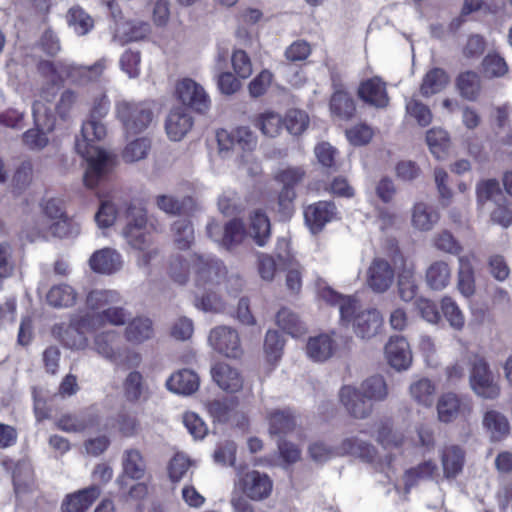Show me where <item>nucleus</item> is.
Here are the masks:
<instances>
[{
	"instance_id": "nucleus-1",
	"label": "nucleus",
	"mask_w": 512,
	"mask_h": 512,
	"mask_svg": "<svg viewBox=\"0 0 512 512\" xmlns=\"http://www.w3.org/2000/svg\"><path fill=\"white\" fill-rule=\"evenodd\" d=\"M109 108L110 101L107 95L104 92L98 93L92 100L90 119L83 124L81 138L76 140V151L86 159L88 164L83 179L88 188L96 187L115 165L113 154L93 144L106 136V127L101 119L108 114Z\"/></svg>"
},
{
	"instance_id": "nucleus-2",
	"label": "nucleus",
	"mask_w": 512,
	"mask_h": 512,
	"mask_svg": "<svg viewBox=\"0 0 512 512\" xmlns=\"http://www.w3.org/2000/svg\"><path fill=\"white\" fill-rule=\"evenodd\" d=\"M114 115L120 122L126 136L146 131L155 118L150 102L128 99H120L115 102Z\"/></svg>"
},
{
	"instance_id": "nucleus-3",
	"label": "nucleus",
	"mask_w": 512,
	"mask_h": 512,
	"mask_svg": "<svg viewBox=\"0 0 512 512\" xmlns=\"http://www.w3.org/2000/svg\"><path fill=\"white\" fill-rule=\"evenodd\" d=\"M104 67L103 62H97L93 66H75L64 62L42 61L38 65V70L52 84L59 85L65 79H71L73 82H81L82 78L96 79L102 74Z\"/></svg>"
},
{
	"instance_id": "nucleus-4",
	"label": "nucleus",
	"mask_w": 512,
	"mask_h": 512,
	"mask_svg": "<svg viewBox=\"0 0 512 512\" xmlns=\"http://www.w3.org/2000/svg\"><path fill=\"white\" fill-rule=\"evenodd\" d=\"M33 116L36 128L23 134V141L30 149H42L48 144L46 132L51 131L55 125L54 114L47 104L39 99L33 104Z\"/></svg>"
},
{
	"instance_id": "nucleus-5",
	"label": "nucleus",
	"mask_w": 512,
	"mask_h": 512,
	"mask_svg": "<svg viewBox=\"0 0 512 512\" xmlns=\"http://www.w3.org/2000/svg\"><path fill=\"white\" fill-rule=\"evenodd\" d=\"M127 223L122 230V236L127 244L135 250H145L153 244V239L147 230L146 211L140 207L130 206L127 210Z\"/></svg>"
},
{
	"instance_id": "nucleus-6",
	"label": "nucleus",
	"mask_w": 512,
	"mask_h": 512,
	"mask_svg": "<svg viewBox=\"0 0 512 512\" xmlns=\"http://www.w3.org/2000/svg\"><path fill=\"white\" fill-rule=\"evenodd\" d=\"M272 490L273 481L266 473L249 470L239 476L233 492L252 501H263L271 495Z\"/></svg>"
},
{
	"instance_id": "nucleus-7",
	"label": "nucleus",
	"mask_w": 512,
	"mask_h": 512,
	"mask_svg": "<svg viewBox=\"0 0 512 512\" xmlns=\"http://www.w3.org/2000/svg\"><path fill=\"white\" fill-rule=\"evenodd\" d=\"M471 363L470 386L472 390L482 398L497 399L500 396L501 388L494 381L487 361L483 357L475 355Z\"/></svg>"
},
{
	"instance_id": "nucleus-8",
	"label": "nucleus",
	"mask_w": 512,
	"mask_h": 512,
	"mask_svg": "<svg viewBox=\"0 0 512 512\" xmlns=\"http://www.w3.org/2000/svg\"><path fill=\"white\" fill-rule=\"evenodd\" d=\"M206 231L210 239L226 250L240 245L246 237L245 226L240 219H232L223 226L211 220L206 226Z\"/></svg>"
},
{
	"instance_id": "nucleus-9",
	"label": "nucleus",
	"mask_w": 512,
	"mask_h": 512,
	"mask_svg": "<svg viewBox=\"0 0 512 512\" xmlns=\"http://www.w3.org/2000/svg\"><path fill=\"white\" fill-rule=\"evenodd\" d=\"M191 262L193 263V281L198 287L206 288L218 284L226 275V268L218 259L193 254Z\"/></svg>"
},
{
	"instance_id": "nucleus-10",
	"label": "nucleus",
	"mask_w": 512,
	"mask_h": 512,
	"mask_svg": "<svg viewBox=\"0 0 512 512\" xmlns=\"http://www.w3.org/2000/svg\"><path fill=\"white\" fill-rule=\"evenodd\" d=\"M219 152L228 156L230 152H250L257 145V137L248 127H237L232 131L221 129L217 132Z\"/></svg>"
},
{
	"instance_id": "nucleus-11",
	"label": "nucleus",
	"mask_w": 512,
	"mask_h": 512,
	"mask_svg": "<svg viewBox=\"0 0 512 512\" xmlns=\"http://www.w3.org/2000/svg\"><path fill=\"white\" fill-rule=\"evenodd\" d=\"M88 319L87 313L74 315L67 327L64 325L54 326L53 334L69 348L84 349L88 345L86 333L95 330L94 327L85 325Z\"/></svg>"
},
{
	"instance_id": "nucleus-12",
	"label": "nucleus",
	"mask_w": 512,
	"mask_h": 512,
	"mask_svg": "<svg viewBox=\"0 0 512 512\" xmlns=\"http://www.w3.org/2000/svg\"><path fill=\"white\" fill-rule=\"evenodd\" d=\"M208 343L213 350L226 357L238 358L243 353L238 332L228 326L213 328L209 333Z\"/></svg>"
},
{
	"instance_id": "nucleus-13",
	"label": "nucleus",
	"mask_w": 512,
	"mask_h": 512,
	"mask_svg": "<svg viewBox=\"0 0 512 512\" xmlns=\"http://www.w3.org/2000/svg\"><path fill=\"white\" fill-rule=\"evenodd\" d=\"M176 95L184 105L197 112L206 111L211 104L204 87L191 78H183L177 82Z\"/></svg>"
},
{
	"instance_id": "nucleus-14",
	"label": "nucleus",
	"mask_w": 512,
	"mask_h": 512,
	"mask_svg": "<svg viewBox=\"0 0 512 512\" xmlns=\"http://www.w3.org/2000/svg\"><path fill=\"white\" fill-rule=\"evenodd\" d=\"M395 270L391 264L382 257H375L370 262L365 281L367 286L375 293L386 292L394 283Z\"/></svg>"
},
{
	"instance_id": "nucleus-15",
	"label": "nucleus",
	"mask_w": 512,
	"mask_h": 512,
	"mask_svg": "<svg viewBox=\"0 0 512 512\" xmlns=\"http://www.w3.org/2000/svg\"><path fill=\"white\" fill-rule=\"evenodd\" d=\"M339 400L346 412L356 419H365L373 411V404L355 386H343L339 390Z\"/></svg>"
},
{
	"instance_id": "nucleus-16",
	"label": "nucleus",
	"mask_w": 512,
	"mask_h": 512,
	"mask_svg": "<svg viewBox=\"0 0 512 512\" xmlns=\"http://www.w3.org/2000/svg\"><path fill=\"white\" fill-rule=\"evenodd\" d=\"M343 321L352 322L355 334L362 339H370L378 334L383 324V318L375 309L359 311Z\"/></svg>"
},
{
	"instance_id": "nucleus-17",
	"label": "nucleus",
	"mask_w": 512,
	"mask_h": 512,
	"mask_svg": "<svg viewBox=\"0 0 512 512\" xmlns=\"http://www.w3.org/2000/svg\"><path fill=\"white\" fill-rule=\"evenodd\" d=\"M122 255L114 248L105 247L95 251L89 258L92 271L99 274L111 275L119 272L123 267Z\"/></svg>"
},
{
	"instance_id": "nucleus-18",
	"label": "nucleus",
	"mask_w": 512,
	"mask_h": 512,
	"mask_svg": "<svg viewBox=\"0 0 512 512\" xmlns=\"http://www.w3.org/2000/svg\"><path fill=\"white\" fill-rule=\"evenodd\" d=\"M120 342L121 339L118 332L115 330L104 331L95 335L93 349L101 357L118 364L123 355Z\"/></svg>"
},
{
	"instance_id": "nucleus-19",
	"label": "nucleus",
	"mask_w": 512,
	"mask_h": 512,
	"mask_svg": "<svg viewBox=\"0 0 512 512\" xmlns=\"http://www.w3.org/2000/svg\"><path fill=\"white\" fill-rule=\"evenodd\" d=\"M338 344L334 334L321 333L309 337L306 343V354L314 362H325L337 351Z\"/></svg>"
},
{
	"instance_id": "nucleus-20",
	"label": "nucleus",
	"mask_w": 512,
	"mask_h": 512,
	"mask_svg": "<svg viewBox=\"0 0 512 512\" xmlns=\"http://www.w3.org/2000/svg\"><path fill=\"white\" fill-rule=\"evenodd\" d=\"M358 96L365 103L376 108H386L389 104L386 84L377 76L367 79L360 84Z\"/></svg>"
},
{
	"instance_id": "nucleus-21",
	"label": "nucleus",
	"mask_w": 512,
	"mask_h": 512,
	"mask_svg": "<svg viewBox=\"0 0 512 512\" xmlns=\"http://www.w3.org/2000/svg\"><path fill=\"white\" fill-rule=\"evenodd\" d=\"M193 119L183 107L172 109L165 121L167 136L172 141H180L191 130Z\"/></svg>"
},
{
	"instance_id": "nucleus-22",
	"label": "nucleus",
	"mask_w": 512,
	"mask_h": 512,
	"mask_svg": "<svg viewBox=\"0 0 512 512\" xmlns=\"http://www.w3.org/2000/svg\"><path fill=\"white\" fill-rule=\"evenodd\" d=\"M336 216V207L332 202L320 201L309 205L304 211L307 225L313 233L319 232L326 223Z\"/></svg>"
},
{
	"instance_id": "nucleus-23",
	"label": "nucleus",
	"mask_w": 512,
	"mask_h": 512,
	"mask_svg": "<svg viewBox=\"0 0 512 512\" xmlns=\"http://www.w3.org/2000/svg\"><path fill=\"white\" fill-rule=\"evenodd\" d=\"M385 354L389 364L397 370L407 369L412 361L410 347L404 337H392L385 346Z\"/></svg>"
},
{
	"instance_id": "nucleus-24",
	"label": "nucleus",
	"mask_w": 512,
	"mask_h": 512,
	"mask_svg": "<svg viewBox=\"0 0 512 512\" xmlns=\"http://www.w3.org/2000/svg\"><path fill=\"white\" fill-rule=\"evenodd\" d=\"M122 475L117 479V483L123 487L125 477L133 480H140L146 472V463L137 449H127L122 455Z\"/></svg>"
},
{
	"instance_id": "nucleus-25",
	"label": "nucleus",
	"mask_w": 512,
	"mask_h": 512,
	"mask_svg": "<svg viewBox=\"0 0 512 512\" xmlns=\"http://www.w3.org/2000/svg\"><path fill=\"white\" fill-rule=\"evenodd\" d=\"M470 410V406L452 392L442 394L437 402L438 419L444 423L452 422L460 414Z\"/></svg>"
},
{
	"instance_id": "nucleus-26",
	"label": "nucleus",
	"mask_w": 512,
	"mask_h": 512,
	"mask_svg": "<svg viewBox=\"0 0 512 512\" xmlns=\"http://www.w3.org/2000/svg\"><path fill=\"white\" fill-rule=\"evenodd\" d=\"M213 380L224 391L235 393L242 389L241 374L226 363H217L211 369Z\"/></svg>"
},
{
	"instance_id": "nucleus-27",
	"label": "nucleus",
	"mask_w": 512,
	"mask_h": 512,
	"mask_svg": "<svg viewBox=\"0 0 512 512\" xmlns=\"http://www.w3.org/2000/svg\"><path fill=\"white\" fill-rule=\"evenodd\" d=\"M200 385L199 376L190 369H182L173 373L166 381L169 391L180 395L195 393Z\"/></svg>"
},
{
	"instance_id": "nucleus-28",
	"label": "nucleus",
	"mask_w": 512,
	"mask_h": 512,
	"mask_svg": "<svg viewBox=\"0 0 512 512\" xmlns=\"http://www.w3.org/2000/svg\"><path fill=\"white\" fill-rule=\"evenodd\" d=\"M476 199L479 209H491L495 204L505 202L500 184L495 179H486L476 185Z\"/></svg>"
},
{
	"instance_id": "nucleus-29",
	"label": "nucleus",
	"mask_w": 512,
	"mask_h": 512,
	"mask_svg": "<svg viewBox=\"0 0 512 512\" xmlns=\"http://www.w3.org/2000/svg\"><path fill=\"white\" fill-rule=\"evenodd\" d=\"M89 319L85 322V325L94 327L95 330L99 329L107 324L113 326H122L126 323L129 314L126 310L117 305H111L107 309L97 313H87Z\"/></svg>"
},
{
	"instance_id": "nucleus-30",
	"label": "nucleus",
	"mask_w": 512,
	"mask_h": 512,
	"mask_svg": "<svg viewBox=\"0 0 512 512\" xmlns=\"http://www.w3.org/2000/svg\"><path fill=\"white\" fill-rule=\"evenodd\" d=\"M399 259L401 266L398 267V292L403 301L409 302L415 298L418 290L415 267L412 263H408L402 255L399 256Z\"/></svg>"
},
{
	"instance_id": "nucleus-31",
	"label": "nucleus",
	"mask_w": 512,
	"mask_h": 512,
	"mask_svg": "<svg viewBox=\"0 0 512 512\" xmlns=\"http://www.w3.org/2000/svg\"><path fill=\"white\" fill-rule=\"evenodd\" d=\"M441 464L446 479L456 478L465 464L464 450L457 445L445 446L441 452Z\"/></svg>"
},
{
	"instance_id": "nucleus-32",
	"label": "nucleus",
	"mask_w": 512,
	"mask_h": 512,
	"mask_svg": "<svg viewBox=\"0 0 512 512\" xmlns=\"http://www.w3.org/2000/svg\"><path fill=\"white\" fill-rule=\"evenodd\" d=\"M440 215L431 205L424 202H417L411 209V225L414 229L427 232L438 223Z\"/></svg>"
},
{
	"instance_id": "nucleus-33",
	"label": "nucleus",
	"mask_w": 512,
	"mask_h": 512,
	"mask_svg": "<svg viewBox=\"0 0 512 512\" xmlns=\"http://www.w3.org/2000/svg\"><path fill=\"white\" fill-rule=\"evenodd\" d=\"M56 427L67 433H81L98 424L97 416L90 413L63 414L56 421Z\"/></svg>"
},
{
	"instance_id": "nucleus-34",
	"label": "nucleus",
	"mask_w": 512,
	"mask_h": 512,
	"mask_svg": "<svg viewBox=\"0 0 512 512\" xmlns=\"http://www.w3.org/2000/svg\"><path fill=\"white\" fill-rule=\"evenodd\" d=\"M100 493V488L96 485L80 490L66 497L62 503V510L63 512H85Z\"/></svg>"
},
{
	"instance_id": "nucleus-35",
	"label": "nucleus",
	"mask_w": 512,
	"mask_h": 512,
	"mask_svg": "<svg viewBox=\"0 0 512 512\" xmlns=\"http://www.w3.org/2000/svg\"><path fill=\"white\" fill-rule=\"evenodd\" d=\"M121 303V294L111 289H95L90 291L86 297V306L92 313L103 311L111 305Z\"/></svg>"
},
{
	"instance_id": "nucleus-36",
	"label": "nucleus",
	"mask_w": 512,
	"mask_h": 512,
	"mask_svg": "<svg viewBox=\"0 0 512 512\" xmlns=\"http://www.w3.org/2000/svg\"><path fill=\"white\" fill-rule=\"evenodd\" d=\"M249 236L258 246H265L271 236V225L268 216L257 209L250 215Z\"/></svg>"
},
{
	"instance_id": "nucleus-37",
	"label": "nucleus",
	"mask_w": 512,
	"mask_h": 512,
	"mask_svg": "<svg viewBox=\"0 0 512 512\" xmlns=\"http://www.w3.org/2000/svg\"><path fill=\"white\" fill-rule=\"evenodd\" d=\"M427 285L433 290L445 289L451 281V268L449 264L443 260L432 262L425 274Z\"/></svg>"
},
{
	"instance_id": "nucleus-38",
	"label": "nucleus",
	"mask_w": 512,
	"mask_h": 512,
	"mask_svg": "<svg viewBox=\"0 0 512 512\" xmlns=\"http://www.w3.org/2000/svg\"><path fill=\"white\" fill-rule=\"evenodd\" d=\"M321 299L331 305H338L341 319H349L358 309L359 302L352 297H342L331 288H323L319 292Z\"/></svg>"
},
{
	"instance_id": "nucleus-39",
	"label": "nucleus",
	"mask_w": 512,
	"mask_h": 512,
	"mask_svg": "<svg viewBox=\"0 0 512 512\" xmlns=\"http://www.w3.org/2000/svg\"><path fill=\"white\" fill-rule=\"evenodd\" d=\"M436 385L428 378H420L411 383L409 393L411 398L419 405L431 407L436 396Z\"/></svg>"
},
{
	"instance_id": "nucleus-40",
	"label": "nucleus",
	"mask_w": 512,
	"mask_h": 512,
	"mask_svg": "<svg viewBox=\"0 0 512 512\" xmlns=\"http://www.w3.org/2000/svg\"><path fill=\"white\" fill-rule=\"evenodd\" d=\"M152 321L146 317H136L128 323L125 338L133 344H140L153 336Z\"/></svg>"
},
{
	"instance_id": "nucleus-41",
	"label": "nucleus",
	"mask_w": 512,
	"mask_h": 512,
	"mask_svg": "<svg viewBox=\"0 0 512 512\" xmlns=\"http://www.w3.org/2000/svg\"><path fill=\"white\" fill-rule=\"evenodd\" d=\"M78 232V226L75 225L67 216H65L50 224L41 223L39 231H37L36 234L38 237L43 238L48 237L49 234L54 237L65 238L78 234Z\"/></svg>"
},
{
	"instance_id": "nucleus-42",
	"label": "nucleus",
	"mask_w": 512,
	"mask_h": 512,
	"mask_svg": "<svg viewBox=\"0 0 512 512\" xmlns=\"http://www.w3.org/2000/svg\"><path fill=\"white\" fill-rule=\"evenodd\" d=\"M483 425L490 432L493 440H500L507 436L510 431V424L505 415L489 410L483 417Z\"/></svg>"
},
{
	"instance_id": "nucleus-43",
	"label": "nucleus",
	"mask_w": 512,
	"mask_h": 512,
	"mask_svg": "<svg viewBox=\"0 0 512 512\" xmlns=\"http://www.w3.org/2000/svg\"><path fill=\"white\" fill-rule=\"evenodd\" d=\"M337 455L350 454L367 461H372L374 458L375 450L374 447L368 443L359 440L358 438L351 437L346 438L342 441L340 446L336 450Z\"/></svg>"
},
{
	"instance_id": "nucleus-44",
	"label": "nucleus",
	"mask_w": 512,
	"mask_h": 512,
	"mask_svg": "<svg viewBox=\"0 0 512 512\" xmlns=\"http://www.w3.org/2000/svg\"><path fill=\"white\" fill-rule=\"evenodd\" d=\"M271 434H285L296 425L295 418L289 410H273L267 414Z\"/></svg>"
},
{
	"instance_id": "nucleus-45",
	"label": "nucleus",
	"mask_w": 512,
	"mask_h": 512,
	"mask_svg": "<svg viewBox=\"0 0 512 512\" xmlns=\"http://www.w3.org/2000/svg\"><path fill=\"white\" fill-rule=\"evenodd\" d=\"M150 149V139L147 137H139L126 144L121 153V157L126 163H135L145 159Z\"/></svg>"
},
{
	"instance_id": "nucleus-46",
	"label": "nucleus",
	"mask_w": 512,
	"mask_h": 512,
	"mask_svg": "<svg viewBox=\"0 0 512 512\" xmlns=\"http://www.w3.org/2000/svg\"><path fill=\"white\" fill-rule=\"evenodd\" d=\"M47 301L54 307H70L76 303L77 292L67 284L51 287L47 293Z\"/></svg>"
},
{
	"instance_id": "nucleus-47",
	"label": "nucleus",
	"mask_w": 512,
	"mask_h": 512,
	"mask_svg": "<svg viewBox=\"0 0 512 512\" xmlns=\"http://www.w3.org/2000/svg\"><path fill=\"white\" fill-rule=\"evenodd\" d=\"M449 82V77L443 69H431L423 78L420 87L423 96H430L439 93Z\"/></svg>"
},
{
	"instance_id": "nucleus-48",
	"label": "nucleus",
	"mask_w": 512,
	"mask_h": 512,
	"mask_svg": "<svg viewBox=\"0 0 512 512\" xmlns=\"http://www.w3.org/2000/svg\"><path fill=\"white\" fill-rule=\"evenodd\" d=\"M371 403L383 401L388 395V387L382 376H372L361 383L358 387Z\"/></svg>"
},
{
	"instance_id": "nucleus-49",
	"label": "nucleus",
	"mask_w": 512,
	"mask_h": 512,
	"mask_svg": "<svg viewBox=\"0 0 512 512\" xmlns=\"http://www.w3.org/2000/svg\"><path fill=\"white\" fill-rule=\"evenodd\" d=\"M172 236L178 249H189L194 242V229L190 221L187 219L176 220L172 226Z\"/></svg>"
},
{
	"instance_id": "nucleus-50",
	"label": "nucleus",
	"mask_w": 512,
	"mask_h": 512,
	"mask_svg": "<svg viewBox=\"0 0 512 512\" xmlns=\"http://www.w3.org/2000/svg\"><path fill=\"white\" fill-rule=\"evenodd\" d=\"M283 123L284 119L281 115L273 111H265L256 119V126L263 135L271 138L277 137L281 133Z\"/></svg>"
},
{
	"instance_id": "nucleus-51",
	"label": "nucleus",
	"mask_w": 512,
	"mask_h": 512,
	"mask_svg": "<svg viewBox=\"0 0 512 512\" xmlns=\"http://www.w3.org/2000/svg\"><path fill=\"white\" fill-rule=\"evenodd\" d=\"M457 87L464 98L475 100L481 89L480 77L474 71L461 73L457 78Z\"/></svg>"
},
{
	"instance_id": "nucleus-52",
	"label": "nucleus",
	"mask_w": 512,
	"mask_h": 512,
	"mask_svg": "<svg viewBox=\"0 0 512 512\" xmlns=\"http://www.w3.org/2000/svg\"><path fill=\"white\" fill-rule=\"evenodd\" d=\"M331 112L341 119H349L355 112L353 100L345 91L333 92L330 100Z\"/></svg>"
},
{
	"instance_id": "nucleus-53",
	"label": "nucleus",
	"mask_w": 512,
	"mask_h": 512,
	"mask_svg": "<svg viewBox=\"0 0 512 512\" xmlns=\"http://www.w3.org/2000/svg\"><path fill=\"white\" fill-rule=\"evenodd\" d=\"M441 310L445 319L453 329L461 331L464 328L465 316L451 297L445 296L442 298Z\"/></svg>"
},
{
	"instance_id": "nucleus-54",
	"label": "nucleus",
	"mask_w": 512,
	"mask_h": 512,
	"mask_svg": "<svg viewBox=\"0 0 512 512\" xmlns=\"http://www.w3.org/2000/svg\"><path fill=\"white\" fill-rule=\"evenodd\" d=\"M67 21L70 27L78 35L87 34L94 26V21L81 7H72L67 14Z\"/></svg>"
},
{
	"instance_id": "nucleus-55",
	"label": "nucleus",
	"mask_w": 512,
	"mask_h": 512,
	"mask_svg": "<svg viewBox=\"0 0 512 512\" xmlns=\"http://www.w3.org/2000/svg\"><path fill=\"white\" fill-rule=\"evenodd\" d=\"M193 272V263L191 262V255L188 259L182 257V256H175L171 259L170 266H169V275L171 279L180 284H185L188 279L189 275Z\"/></svg>"
},
{
	"instance_id": "nucleus-56",
	"label": "nucleus",
	"mask_w": 512,
	"mask_h": 512,
	"mask_svg": "<svg viewBox=\"0 0 512 512\" xmlns=\"http://www.w3.org/2000/svg\"><path fill=\"white\" fill-rule=\"evenodd\" d=\"M436 470L437 466L434 462L425 461L419 464L417 467L406 471V473L403 476L405 492H409L410 488L415 485L417 480L428 479L432 477Z\"/></svg>"
},
{
	"instance_id": "nucleus-57",
	"label": "nucleus",
	"mask_w": 512,
	"mask_h": 512,
	"mask_svg": "<svg viewBox=\"0 0 512 512\" xmlns=\"http://www.w3.org/2000/svg\"><path fill=\"white\" fill-rule=\"evenodd\" d=\"M276 322L281 329L293 337H297L305 331L297 315L286 308L281 309L277 313Z\"/></svg>"
},
{
	"instance_id": "nucleus-58",
	"label": "nucleus",
	"mask_w": 512,
	"mask_h": 512,
	"mask_svg": "<svg viewBox=\"0 0 512 512\" xmlns=\"http://www.w3.org/2000/svg\"><path fill=\"white\" fill-rule=\"evenodd\" d=\"M284 340L277 331L269 330L266 333L264 341V353L269 363H277L283 353Z\"/></svg>"
},
{
	"instance_id": "nucleus-59",
	"label": "nucleus",
	"mask_w": 512,
	"mask_h": 512,
	"mask_svg": "<svg viewBox=\"0 0 512 512\" xmlns=\"http://www.w3.org/2000/svg\"><path fill=\"white\" fill-rule=\"evenodd\" d=\"M284 124L290 134L300 135L309 125V116L303 110L290 109L286 112Z\"/></svg>"
},
{
	"instance_id": "nucleus-60",
	"label": "nucleus",
	"mask_w": 512,
	"mask_h": 512,
	"mask_svg": "<svg viewBox=\"0 0 512 512\" xmlns=\"http://www.w3.org/2000/svg\"><path fill=\"white\" fill-rule=\"evenodd\" d=\"M426 142L430 148V151L436 156V158L441 159L443 158L445 150L448 147V134L441 128H432L427 131Z\"/></svg>"
},
{
	"instance_id": "nucleus-61",
	"label": "nucleus",
	"mask_w": 512,
	"mask_h": 512,
	"mask_svg": "<svg viewBox=\"0 0 512 512\" xmlns=\"http://www.w3.org/2000/svg\"><path fill=\"white\" fill-rule=\"evenodd\" d=\"M482 70L486 77H502L507 73L508 65L500 55L489 53L482 61Z\"/></svg>"
},
{
	"instance_id": "nucleus-62",
	"label": "nucleus",
	"mask_w": 512,
	"mask_h": 512,
	"mask_svg": "<svg viewBox=\"0 0 512 512\" xmlns=\"http://www.w3.org/2000/svg\"><path fill=\"white\" fill-rule=\"evenodd\" d=\"M406 113L422 127L428 126L433 117L430 109L425 104L414 98L407 101Z\"/></svg>"
},
{
	"instance_id": "nucleus-63",
	"label": "nucleus",
	"mask_w": 512,
	"mask_h": 512,
	"mask_svg": "<svg viewBox=\"0 0 512 512\" xmlns=\"http://www.w3.org/2000/svg\"><path fill=\"white\" fill-rule=\"evenodd\" d=\"M432 241L434 247L444 253L458 255L462 251L460 243L447 230H442L435 234Z\"/></svg>"
},
{
	"instance_id": "nucleus-64",
	"label": "nucleus",
	"mask_w": 512,
	"mask_h": 512,
	"mask_svg": "<svg viewBox=\"0 0 512 512\" xmlns=\"http://www.w3.org/2000/svg\"><path fill=\"white\" fill-rule=\"evenodd\" d=\"M65 216L66 214L63 211L61 202L56 199H49L44 204L43 214L38 218L36 222V230L39 231L41 223L50 224Z\"/></svg>"
}]
</instances>
